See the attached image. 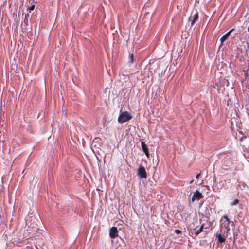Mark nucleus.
Here are the masks:
<instances>
[{
  "mask_svg": "<svg viewBox=\"0 0 249 249\" xmlns=\"http://www.w3.org/2000/svg\"><path fill=\"white\" fill-rule=\"evenodd\" d=\"M129 59H130L129 63L131 64H133L134 62V56H133V54L129 55Z\"/></svg>",
  "mask_w": 249,
  "mask_h": 249,
  "instance_id": "9b49d317",
  "label": "nucleus"
},
{
  "mask_svg": "<svg viewBox=\"0 0 249 249\" xmlns=\"http://www.w3.org/2000/svg\"><path fill=\"white\" fill-rule=\"evenodd\" d=\"M175 232L177 234H179L181 232V231L179 229H176L175 230Z\"/></svg>",
  "mask_w": 249,
  "mask_h": 249,
  "instance_id": "f3484780",
  "label": "nucleus"
},
{
  "mask_svg": "<svg viewBox=\"0 0 249 249\" xmlns=\"http://www.w3.org/2000/svg\"><path fill=\"white\" fill-rule=\"evenodd\" d=\"M132 118V116L128 112L121 111L118 121L119 123H123L130 120Z\"/></svg>",
  "mask_w": 249,
  "mask_h": 249,
  "instance_id": "f257e3e1",
  "label": "nucleus"
},
{
  "mask_svg": "<svg viewBox=\"0 0 249 249\" xmlns=\"http://www.w3.org/2000/svg\"><path fill=\"white\" fill-rule=\"evenodd\" d=\"M239 202V200L237 198L235 199L233 201L231 202L230 203L231 206H233L237 204H238Z\"/></svg>",
  "mask_w": 249,
  "mask_h": 249,
  "instance_id": "9d476101",
  "label": "nucleus"
},
{
  "mask_svg": "<svg viewBox=\"0 0 249 249\" xmlns=\"http://www.w3.org/2000/svg\"><path fill=\"white\" fill-rule=\"evenodd\" d=\"M195 21L194 20H192L191 23V26H192L195 23Z\"/></svg>",
  "mask_w": 249,
  "mask_h": 249,
  "instance_id": "a211bd4d",
  "label": "nucleus"
},
{
  "mask_svg": "<svg viewBox=\"0 0 249 249\" xmlns=\"http://www.w3.org/2000/svg\"><path fill=\"white\" fill-rule=\"evenodd\" d=\"M36 220V219H28L26 221V224H29L31 222H32V221L33 222H35V220Z\"/></svg>",
  "mask_w": 249,
  "mask_h": 249,
  "instance_id": "4468645a",
  "label": "nucleus"
},
{
  "mask_svg": "<svg viewBox=\"0 0 249 249\" xmlns=\"http://www.w3.org/2000/svg\"><path fill=\"white\" fill-rule=\"evenodd\" d=\"M193 180H192L191 182H190V183H192L193 182Z\"/></svg>",
  "mask_w": 249,
  "mask_h": 249,
  "instance_id": "b1692460",
  "label": "nucleus"
},
{
  "mask_svg": "<svg viewBox=\"0 0 249 249\" xmlns=\"http://www.w3.org/2000/svg\"><path fill=\"white\" fill-rule=\"evenodd\" d=\"M101 139L99 138H95L92 141V144H95L94 147L96 148H99L100 146Z\"/></svg>",
  "mask_w": 249,
  "mask_h": 249,
  "instance_id": "6e6552de",
  "label": "nucleus"
},
{
  "mask_svg": "<svg viewBox=\"0 0 249 249\" xmlns=\"http://www.w3.org/2000/svg\"><path fill=\"white\" fill-rule=\"evenodd\" d=\"M27 14L25 15V18L24 19V23L25 25H27V24H28V19L27 18Z\"/></svg>",
  "mask_w": 249,
  "mask_h": 249,
  "instance_id": "2eb2a0df",
  "label": "nucleus"
},
{
  "mask_svg": "<svg viewBox=\"0 0 249 249\" xmlns=\"http://www.w3.org/2000/svg\"><path fill=\"white\" fill-rule=\"evenodd\" d=\"M233 31V29H231L229 32H228L227 33H226L225 34H224L223 36H221V37L220 39L221 43H223L227 39V38L229 36L230 34Z\"/></svg>",
  "mask_w": 249,
  "mask_h": 249,
  "instance_id": "0eeeda50",
  "label": "nucleus"
},
{
  "mask_svg": "<svg viewBox=\"0 0 249 249\" xmlns=\"http://www.w3.org/2000/svg\"><path fill=\"white\" fill-rule=\"evenodd\" d=\"M217 236L218 237V242L220 243H222L225 242V239L221 235V234H217Z\"/></svg>",
  "mask_w": 249,
  "mask_h": 249,
  "instance_id": "1a4fd4ad",
  "label": "nucleus"
},
{
  "mask_svg": "<svg viewBox=\"0 0 249 249\" xmlns=\"http://www.w3.org/2000/svg\"><path fill=\"white\" fill-rule=\"evenodd\" d=\"M226 221H227L228 223L231 222V221H230V219L227 218V219H226Z\"/></svg>",
  "mask_w": 249,
  "mask_h": 249,
  "instance_id": "4be33fe9",
  "label": "nucleus"
},
{
  "mask_svg": "<svg viewBox=\"0 0 249 249\" xmlns=\"http://www.w3.org/2000/svg\"><path fill=\"white\" fill-rule=\"evenodd\" d=\"M159 63L158 61H154L149 64V69L155 71L159 68Z\"/></svg>",
  "mask_w": 249,
  "mask_h": 249,
  "instance_id": "423d86ee",
  "label": "nucleus"
},
{
  "mask_svg": "<svg viewBox=\"0 0 249 249\" xmlns=\"http://www.w3.org/2000/svg\"><path fill=\"white\" fill-rule=\"evenodd\" d=\"M203 226L202 225L198 229H197L196 232L195 234L196 235H198L199 233H200L202 231Z\"/></svg>",
  "mask_w": 249,
  "mask_h": 249,
  "instance_id": "f8f14e48",
  "label": "nucleus"
},
{
  "mask_svg": "<svg viewBox=\"0 0 249 249\" xmlns=\"http://www.w3.org/2000/svg\"><path fill=\"white\" fill-rule=\"evenodd\" d=\"M221 218H228L227 215H223Z\"/></svg>",
  "mask_w": 249,
  "mask_h": 249,
  "instance_id": "412c9836",
  "label": "nucleus"
},
{
  "mask_svg": "<svg viewBox=\"0 0 249 249\" xmlns=\"http://www.w3.org/2000/svg\"><path fill=\"white\" fill-rule=\"evenodd\" d=\"M137 175L141 178H146L147 177L146 172L144 167L141 165L138 168Z\"/></svg>",
  "mask_w": 249,
  "mask_h": 249,
  "instance_id": "f03ea898",
  "label": "nucleus"
},
{
  "mask_svg": "<svg viewBox=\"0 0 249 249\" xmlns=\"http://www.w3.org/2000/svg\"><path fill=\"white\" fill-rule=\"evenodd\" d=\"M141 147L143 151L145 153L146 157L147 158H149L150 156V153L147 145L146 144L145 142L144 141H141Z\"/></svg>",
  "mask_w": 249,
  "mask_h": 249,
  "instance_id": "39448f33",
  "label": "nucleus"
},
{
  "mask_svg": "<svg viewBox=\"0 0 249 249\" xmlns=\"http://www.w3.org/2000/svg\"><path fill=\"white\" fill-rule=\"evenodd\" d=\"M200 176V174H198L196 175V179H198L199 177Z\"/></svg>",
  "mask_w": 249,
  "mask_h": 249,
  "instance_id": "6ab92c4d",
  "label": "nucleus"
},
{
  "mask_svg": "<svg viewBox=\"0 0 249 249\" xmlns=\"http://www.w3.org/2000/svg\"><path fill=\"white\" fill-rule=\"evenodd\" d=\"M109 235L111 238H115L118 235L117 228L116 227H112L110 230Z\"/></svg>",
  "mask_w": 249,
  "mask_h": 249,
  "instance_id": "20e7f679",
  "label": "nucleus"
},
{
  "mask_svg": "<svg viewBox=\"0 0 249 249\" xmlns=\"http://www.w3.org/2000/svg\"><path fill=\"white\" fill-rule=\"evenodd\" d=\"M202 198H203V194L200 192L196 190L193 194L192 201L194 202L195 200H198Z\"/></svg>",
  "mask_w": 249,
  "mask_h": 249,
  "instance_id": "7ed1b4c3",
  "label": "nucleus"
},
{
  "mask_svg": "<svg viewBox=\"0 0 249 249\" xmlns=\"http://www.w3.org/2000/svg\"><path fill=\"white\" fill-rule=\"evenodd\" d=\"M34 8H35V5H34V4H33V5H31V7H30V8H28V10L30 11V12L31 11L33 10H34Z\"/></svg>",
  "mask_w": 249,
  "mask_h": 249,
  "instance_id": "dca6fc26",
  "label": "nucleus"
},
{
  "mask_svg": "<svg viewBox=\"0 0 249 249\" xmlns=\"http://www.w3.org/2000/svg\"><path fill=\"white\" fill-rule=\"evenodd\" d=\"M248 31L249 32V26L248 28Z\"/></svg>",
  "mask_w": 249,
  "mask_h": 249,
  "instance_id": "5701e85b",
  "label": "nucleus"
},
{
  "mask_svg": "<svg viewBox=\"0 0 249 249\" xmlns=\"http://www.w3.org/2000/svg\"><path fill=\"white\" fill-rule=\"evenodd\" d=\"M32 228L34 229V230L37 229L38 228L36 226H32Z\"/></svg>",
  "mask_w": 249,
  "mask_h": 249,
  "instance_id": "aec40b11",
  "label": "nucleus"
},
{
  "mask_svg": "<svg viewBox=\"0 0 249 249\" xmlns=\"http://www.w3.org/2000/svg\"><path fill=\"white\" fill-rule=\"evenodd\" d=\"M198 18V13L196 12L194 16H193V19L195 21H196Z\"/></svg>",
  "mask_w": 249,
  "mask_h": 249,
  "instance_id": "ddd939ff",
  "label": "nucleus"
}]
</instances>
